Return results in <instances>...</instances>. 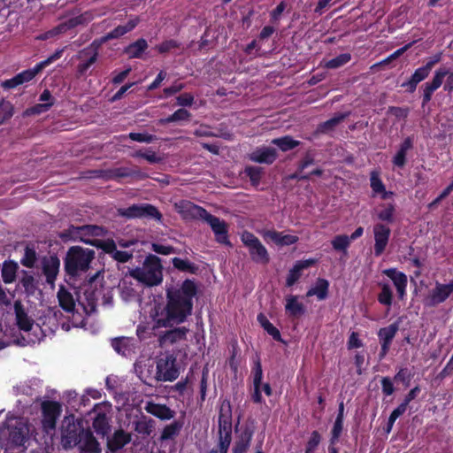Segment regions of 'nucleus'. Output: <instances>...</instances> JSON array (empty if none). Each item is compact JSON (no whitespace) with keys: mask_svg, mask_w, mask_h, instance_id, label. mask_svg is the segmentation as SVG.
<instances>
[{"mask_svg":"<svg viewBox=\"0 0 453 453\" xmlns=\"http://www.w3.org/2000/svg\"><path fill=\"white\" fill-rule=\"evenodd\" d=\"M250 437L247 436V437H242L241 440L236 441L234 446V449H233V453L245 452L250 446Z\"/></svg>","mask_w":453,"mask_h":453,"instance_id":"56","label":"nucleus"},{"mask_svg":"<svg viewBox=\"0 0 453 453\" xmlns=\"http://www.w3.org/2000/svg\"><path fill=\"white\" fill-rule=\"evenodd\" d=\"M51 107V103H41L37 104L35 106L27 109L26 111V114L34 115V114H41L50 110Z\"/></svg>","mask_w":453,"mask_h":453,"instance_id":"53","label":"nucleus"},{"mask_svg":"<svg viewBox=\"0 0 453 453\" xmlns=\"http://www.w3.org/2000/svg\"><path fill=\"white\" fill-rule=\"evenodd\" d=\"M93 427L98 434H102L104 436L109 429L106 416L104 414H98L94 419Z\"/></svg>","mask_w":453,"mask_h":453,"instance_id":"43","label":"nucleus"},{"mask_svg":"<svg viewBox=\"0 0 453 453\" xmlns=\"http://www.w3.org/2000/svg\"><path fill=\"white\" fill-rule=\"evenodd\" d=\"M328 286L327 280L319 279L314 287L307 292V296H316L319 300H324L327 296Z\"/></svg>","mask_w":453,"mask_h":453,"instance_id":"33","label":"nucleus"},{"mask_svg":"<svg viewBox=\"0 0 453 453\" xmlns=\"http://www.w3.org/2000/svg\"><path fill=\"white\" fill-rule=\"evenodd\" d=\"M173 265L175 268L181 271H189L192 268L191 264L188 260H184L179 257L173 259Z\"/></svg>","mask_w":453,"mask_h":453,"instance_id":"57","label":"nucleus"},{"mask_svg":"<svg viewBox=\"0 0 453 453\" xmlns=\"http://www.w3.org/2000/svg\"><path fill=\"white\" fill-rule=\"evenodd\" d=\"M273 144L277 145L282 151H288L299 145V142L290 136H284L272 141Z\"/></svg>","mask_w":453,"mask_h":453,"instance_id":"40","label":"nucleus"},{"mask_svg":"<svg viewBox=\"0 0 453 453\" xmlns=\"http://www.w3.org/2000/svg\"><path fill=\"white\" fill-rule=\"evenodd\" d=\"M130 434L119 430L115 432L112 438L108 441V445L111 450H118L124 447L130 441Z\"/></svg>","mask_w":453,"mask_h":453,"instance_id":"31","label":"nucleus"},{"mask_svg":"<svg viewBox=\"0 0 453 453\" xmlns=\"http://www.w3.org/2000/svg\"><path fill=\"white\" fill-rule=\"evenodd\" d=\"M19 266L13 262H5L2 268V278L5 283H12L16 279V273Z\"/></svg>","mask_w":453,"mask_h":453,"instance_id":"36","label":"nucleus"},{"mask_svg":"<svg viewBox=\"0 0 453 453\" xmlns=\"http://www.w3.org/2000/svg\"><path fill=\"white\" fill-rule=\"evenodd\" d=\"M84 231V229H81V226H70L68 229L65 230L60 234V237L64 241H73V242H81L82 237H81V232Z\"/></svg>","mask_w":453,"mask_h":453,"instance_id":"42","label":"nucleus"},{"mask_svg":"<svg viewBox=\"0 0 453 453\" xmlns=\"http://www.w3.org/2000/svg\"><path fill=\"white\" fill-rule=\"evenodd\" d=\"M122 214L129 218L150 217L159 219L161 217L158 211L154 206L150 204L130 206L129 208L126 209Z\"/></svg>","mask_w":453,"mask_h":453,"instance_id":"17","label":"nucleus"},{"mask_svg":"<svg viewBox=\"0 0 453 453\" xmlns=\"http://www.w3.org/2000/svg\"><path fill=\"white\" fill-rule=\"evenodd\" d=\"M257 320L261 324V326L264 327V329L272 335L275 340L280 339V334L279 330L269 322V320L266 319V317L263 314H259L257 316Z\"/></svg>","mask_w":453,"mask_h":453,"instance_id":"44","label":"nucleus"},{"mask_svg":"<svg viewBox=\"0 0 453 453\" xmlns=\"http://www.w3.org/2000/svg\"><path fill=\"white\" fill-rule=\"evenodd\" d=\"M251 161L260 164H272L277 157L276 150L271 147H259L250 154Z\"/></svg>","mask_w":453,"mask_h":453,"instance_id":"20","label":"nucleus"},{"mask_svg":"<svg viewBox=\"0 0 453 453\" xmlns=\"http://www.w3.org/2000/svg\"><path fill=\"white\" fill-rule=\"evenodd\" d=\"M152 420L142 418L135 422L134 429L138 434L149 435L152 431Z\"/></svg>","mask_w":453,"mask_h":453,"instance_id":"45","label":"nucleus"},{"mask_svg":"<svg viewBox=\"0 0 453 453\" xmlns=\"http://www.w3.org/2000/svg\"><path fill=\"white\" fill-rule=\"evenodd\" d=\"M382 273L393 281L399 298L403 299L406 295L407 276L403 273L393 268L386 269Z\"/></svg>","mask_w":453,"mask_h":453,"instance_id":"18","label":"nucleus"},{"mask_svg":"<svg viewBox=\"0 0 453 453\" xmlns=\"http://www.w3.org/2000/svg\"><path fill=\"white\" fill-rule=\"evenodd\" d=\"M395 212V204L392 203L382 204L377 210L378 219L382 221L392 222Z\"/></svg>","mask_w":453,"mask_h":453,"instance_id":"38","label":"nucleus"},{"mask_svg":"<svg viewBox=\"0 0 453 453\" xmlns=\"http://www.w3.org/2000/svg\"><path fill=\"white\" fill-rule=\"evenodd\" d=\"M261 168L257 166H249L245 169V173L249 176L253 185H257L261 178Z\"/></svg>","mask_w":453,"mask_h":453,"instance_id":"51","label":"nucleus"},{"mask_svg":"<svg viewBox=\"0 0 453 453\" xmlns=\"http://www.w3.org/2000/svg\"><path fill=\"white\" fill-rule=\"evenodd\" d=\"M194 96L189 93H184L177 97V103L180 106H189L193 104Z\"/></svg>","mask_w":453,"mask_h":453,"instance_id":"58","label":"nucleus"},{"mask_svg":"<svg viewBox=\"0 0 453 453\" xmlns=\"http://www.w3.org/2000/svg\"><path fill=\"white\" fill-rule=\"evenodd\" d=\"M371 188L375 194L380 195L383 200L391 199L394 195L391 191H386L385 186L376 172L371 173Z\"/></svg>","mask_w":453,"mask_h":453,"instance_id":"27","label":"nucleus"},{"mask_svg":"<svg viewBox=\"0 0 453 453\" xmlns=\"http://www.w3.org/2000/svg\"><path fill=\"white\" fill-rule=\"evenodd\" d=\"M174 207L185 219L204 220L208 215V212L203 208L186 200L175 203Z\"/></svg>","mask_w":453,"mask_h":453,"instance_id":"13","label":"nucleus"},{"mask_svg":"<svg viewBox=\"0 0 453 453\" xmlns=\"http://www.w3.org/2000/svg\"><path fill=\"white\" fill-rule=\"evenodd\" d=\"M96 57L97 54L94 52L87 61L80 64L78 66L79 72L81 73H84L90 67V65L96 62Z\"/></svg>","mask_w":453,"mask_h":453,"instance_id":"59","label":"nucleus"},{"mask_svg":"<svg viewBox=\"0 0 453 453\" xmlns=\"http://www.w3.org/2000/svg\"><path fill=\"white\" fill-rule=\"evenodd\" d=\"M412 147L411 138H406L400 145L398 151L393 158V163L397 167H403L406 162V154Z\"/></svg>","mask_w":453,"mask_h":453,"instance_id":"28","label":"nucleus"},{"mask_svg":"<svg viewBox=\"0 0 453 453\" xmlns=\"http://www.w3.org/2000/svg\"><path fill=\"white\" fill-rule=\"evenodd\" d=\"M342 419L341 415H338L337 418H336V420L334 422L333 430H332L333 439L334 440H337L338 439V437L340 436V434L342 433Z\"/></svg>","mask_w":453,"mask_h":453,"instance_id":"63","label":"nucleus"},{"mask_svg":"<svg viewBox=\"0 0 453 453\" xmlns=\"http://www.w3.org/2000/svg\"><path fill=\"white\" fill-rule=\"evenodd\" d=\"M152 250L156 253L162 254V255H169L173 252V249L170 246H165L163 244H152Z\"/></svg>","mask_w":453,"mask_h":453,"instance_id":"61","label":"nucleus"},{"mask_svg":"<svg viewBox=\"0 0 453 453\" xmlns=\"http://www.w3.org/2000/svg\"><path fill=\"white\" fill-rule=\"evenodd\" d=\"M147 42L143 39H140L129 45L127 48L126 52L129 55L130 58H139L141 54L147 49Z\"/></svg>","mask_w":453,"mask_h":453,"instance_id":"39","label":"nucleus"},{"mask_svg":"<svg viewBox=\"0 0 453 453\" xmlns=\"http://www.w3.org/2000/svg\"><path fill=\"white\" fill-rule=\"evenodd\" d=\"M14 310L19 327L24 331H30L34 326V320L27 315L19 301L14 303Z\"/></svg>","mask_w":453,"mask_h":453,"instance_id":"24","label":"nucleus"},{"mask_svg":"<svg viewBox=\"0 0 453 453\" xmlns=\"http://www.w3.org/2000/svg\"><path fill=\"white\" fill-rule=\"evenodd\" d=\"M28 436L29 426L24 418L9 417L0 425V444L6 451L24 446Z\"/></svg>","mask_w":453,"mask_h":453,"instance_id":"3","label":"nucleus"},{"mask_svg":"<svg viewBox=\"0 0 453 453\" xmlns=\"http://www.w3.org/2000/svg\"><path fill=\"white\" fill-rule=\"evenodd\" d=\"M373 234H374V254L375 256H380L388 242L390 236V229L388 226L378 223L373 226Z\"/></svg>","mask_w":453,"mask_h":453,"instance_id":"16","label":"nucleus"},{"mask_svg":"<svg viewBox=\"0 0 453 453\" xmlns=\"http://www.w3.org/2000/svg\"><path fill=\"white\" fill-rule=\"evenodd\" d=\"M129 137L133 141L139 142H146V143H150L153 141H155V139H156V137L152 134H142V133H130Z\"/></svg>","mask_w":453,"mask_h":453,"instance_id":"54","label":"nucleus"},{"mask_svg":"<svg viewBox=\"0 0 453 453\" xmlns=\"http://www.w3.org/2000/svg\"><path fill=\"white\" fill-rule=\"evenodd\" d=\"M380 293L378 296V301L387 306H390L393 299V293L390 285L388 282L381 281L379 283Z\"/></svg>","mask_w":453,"mask_h":453,"instance_id":"35","label":"nucleus"},{"mask_svg":"<svg viewBox=\"0 0 453 453\" xmlns=\"http://www.w3.org/2000/svg\"><path fill=\"white\" fill-rule=\"evenodd\" d=\"M316 262V259H306L296 262L288 274L287 285H294L301 277L302 271L313 265Z\"/></svg>","mask_w":453,"mask_h":453,"instance_id":"21","label":"nucleus"},{"mask_svg":"<svg viewBox=\"0 0 453 453\" xmlns=\"http://www.w3.org/2000/svg\"><path fill=\"white\" fill-rule=\"evenodd\" d=\"M344 118V115L339 114L337 116H334V118L330 119L329 120L324 122L320 126V130L322 132H327L331 129H333L336 125H338Z\"/></svg>","mask_w":453,"mask_h":453,"instance_id":"52","label":"nucleus"},{"mask_svg":"<svg viewBox=\"0 0 453 453\" xmlns=\"http://www.w3.org/2000/svg\"><path fill=\"white\" fill-rule=\"evenodd\" d=\"M241 239L243 244L249 249L250 255L253 261L264 265L269 262L267 250L253 234L243 232Z\"/></svg>","mask_w":453,"mask_h":453,"instance_id":"10","label":"nucleus"},{"mask_svg":"<svg viewBox=\"0 0 453 453\" xmlns=\"http://www.w3.org/2000/svg\"><path fill=\"white\" fill-rule=\"evenodd\" d=\"M136 156L143 157L150 163H156V162L159 161V157L157 156V154L150 150H148L145 152L139 151L136 153Z\"/></svg>","mask_w":453,"mask_h":453,"instance_id":"62","label":"nucleus"},{"mask_svg":"<svg viewBox=\"0 0 453 453\" xmlns=\"http://www.w3.org/2000/svg\"><path fill=\"white\" fill-rule=\"evenodd\" d=\"M137 23L138 20L134 19L129 20L126 25L117 27L114 30H112L106 35V39H113L122 36L123 35L134 29Z\"/></svg>","mask_w":453,"mask_h":453,"instance_id":"37","label":"nucleus"},{"mask_svg":"<svg viewBox=\"0 0 453 453\" xmlns=\"http://www.w3.org/2000/svg\"><path fill=\"white\" fill-rule=\"evenodd\" d=\"M285 309L290 316L297 317L304 313V306L298 301L297 296H288L286 297Z\"/></svg>","mask_w":453,"mask_h":453,"instance_id":"29","label":"nucleus"},{"mask_svg":"<svg viewBox=\"0 0 453 453\" xmlns=\"http://www.w3.org/2000/svg\"><path fill=\"white\" fill-rule=\"evenodd\" d=\"M144 409L148 413L164 420L171 419L174 416V411L164 404L148 402Z\"/></svg>","mask_w":453,"mask_h":453,"instance_id":"22","label":"nucleus"},{"mask_svg":"<svg viewBox=\"0 0 453 453\" xmlns=\"http://www.w3.org/2000/svg\"><path fill=\"white\" fill-rule=\"evenodd\" d=\"M451 293H453V280L448 284L436 282L434 288L429 292L425 302L429 306H435L443 303Z\"/></svg>","mask_w":453,"mask_h":453,"instance_id":"14","label":"nucleus"},{"mask_svg":"<svg viewBox=\"0 0 453 453\" xmlns=\"http://www.w3.org/2000/svg\"><path fill=\"white\" fill-rule=\"evenodd\" d=\"M58 299L59 305L66 311L71 312L74 310L75 302L73 295L64 287H60L58 291Z\"/></svg>","mask_w":453,"mask_h":453,"instance_id":"30","label":"nucleus"},{"mask_svg":"<svg viewBox=\"0 0 453 453\" xmlns=\"http://www.w3.org/2000/svg\"><path fill=\"white\" fill-rule=\"evenodd\" d=\"M95 257V252L89 249L72 247L69 249L65 260V268L69 275L76 276L86 272Z\"/></svg>","mask_w":453,"mask_h":453,"instance_id":"6","label":"nucleus"},{"mask_svg":"<svg viewBox=\"0 0 453 453\" xmlns=\"http://www.w3.org/2000/svg\"><path fill=\"white\" fill-rule=\"evenodd\" d=\"M42 411V427L47 434H50L55 430L57 418L61 413V405L57 402H43Z\"/></svg>","mask_w":453,"mask_h":453,"instance_id":"12","label":"nucleus"},{"mask_svg":"<svg viewBox=\"0 0 453 453\" xmlns=\"http://www.w3.org/2000/svg\"><path fill=\"white\" fill-rule=\"evenodd\" d=\"M196 285L190 280L183 281L178 288L166 290V301L155 303L150 311L154 327H171L186 321L192 314L193 298Z\"/></svg>","mask_w":453,"mask_h":453,"instance_id":"1","label":"nucleus"},{"mask_svg":"<svg viewBox=\"0 0 453 453\" xmlns=\"http://www.w3.org/2000/svg\"><path fill=\"white\" fill-rule=\"evenodd\" d=\"M350 60V54L343 53L336 58L327 61L325 65L327 68H338L345 64H347Z\"/></svg>","mask_w":453,"mask_h":453,"instance_id":"48","label":"nucleus"},{"mask_svg":"<svg viewBox=\"0 0 453 453\" xmlns=\"http://www.w3.org/2000/svg\"><path fill=\"white\" fill-rule=\"evenodd\" d=\"M12 116V105L9 102L0 100V125Z\"/></svg>","mask_w":453,"mask_h":453,"instance_id":"50","label":"nucleus"},{"mask_svg":"<svg viewBox=\"0 0 453 453\" xmlns=\"http://www.w3.org/2000/svg\"><path fill=\"white\" fill-rule=\"evenodd\" d=\"M131 275L147 286L160 284L163 280L160 259L154 255L148 256L142 265L133 270Z\"/></svg>","mask_w":453,"mask_h":453,"instance_id":"5","label":"nucleus"},{"mask_svg":"<svg viewBox=\"0 0 453 453\" xmlns=\"http://www.w3.org/2000/svg\"><path fill=\"white\" fill-rule=\"evenodd\" d=\"M429 66H422L418 68L412 74L409 85L412 90H414L420 81L425 80L429 74Z\"/></svg>","mask_w":453,"mask_h":453,"instance_id":"41","label":"nucleus"},{"mask_svg":"<svg viewBox=\"0 0 453 453\" xmlns=\"http://www.w3.org/2000/svg\"><path fill=\"white\" fill-rule=\"evenodd\" d=\"M134 341L130 338L121 337L112 341L113 349L123 356H127L134 348Z\"/></svg>","mask_w":453,"mask_h":453,"instance_id":"32","label":"nucleus"},{"mask_svg":"<svg viewBox=\"0 0 453 453\" xmlns=\"http://www.w3.org/2000/svg\"><path fill=\"white\" fill-rule=\"evenodd\" d=\"M81 229L84 231L81 232V242L85 243L93 244L104 252L110 254L115 260L119 262H127L132 257V254L127 251H120L117 250L116 243L113 240H96L93 241L91 237L98 236L102 234V228L96 226L85 225L81 226Z\"/></svg>","mask_w":453,"mask_h":453,"instance_id":"4","label":"nucleus"},{"mask_svg":"<svg viewBox=\"0 0 453 453\" xmlns=\"http://www.w3.org/2000/svg\"><path fill=\"white\" fill-rule=\"evenodd\" d=\"M59 268V262L57 259H51L50 262L45 266V274L47 281L52 283L58 274Z\"/></svg>","mask_w":453,"mask_h":453,"instance_id":"47","label":"nucleus"},{"mask_svg":"<svg viewBox=\"0 0 453 453\" xmlns=\"http://www.w3.org/2000/svg\"><path fill=\"white\" fill-rule=\"evenodd\" d=\"M188 329L185 326L177 327L173 330L166 332L160 339L163 344L175 343L186 339Z\"/></svg>","mask_w":453,"mask_h":453,"instance_id":"26","label":"nucleus"},{"mask_svg":"<svg viewBox=\"0 0 453 453\" xmlns=\"http://www.w3.org/2000/svg\"><path fill=\"white\" fill-rule=\"evenodd\" d=\"M382 391L386 395H390L394 392V385L391 380L388 377H385L381 380Z\"/></svg>","mask_w":453,"mask_h":453,"instance_id":"60","label":"nucleus"},{"mask_svg":"<svg viewBox=\"0 0 453 453\" xmlns=\"http://www.w3.org/2000/svg\"><path fill=\"white\" fill-rule=\"evenodd\" d=\"M184 88V85L182 83L175 82L169 88H166L164 89L165 96H170L172 95H174L178 92H180Z\"/></svg>","mask_w":453,"mask_h":453,"instance_id":"64","label":"nucleus"},{"mask_svg":"<svg viewBox=\"0 0 453 453\" xmlns=\"http://www.w3.org/2000/svg\"><path fill=\"white\" fill-rule=\"evenodd\" d=\"M64 50H58L54 54L50 56L47 59L38 63L34 68L27 69L18 73L16 76L10 80H6L3 82V87L6 88H13L25 82H28L33 80L36 74L41 73L44 68L49 66L54 61L59 59L62 57Z\"/></svg>","mask_w":453,"mask_h":453,"instance_id":"8","label":"nucleus"},{"mask_svg":"<svg viewBox=\"0 0 453 453\" xmlns=\"http://www.w3.org/2000/svg\"><path fill=\"white\" fill-rule=\"evenodd\" d=\"M181 428V424L179 422H173L166 426L161 434L162 440H168L175 437Z\"/></svg>","mask_w":453,"mask_h":453,"instance_id":"46","label":"nucleus"},{"mask_svg":"<svg viewBox=\"0 0 453 453\" xmlns=\"http://www.w3.org/2000/svg\"><path fill=\"white\" fill-rule=\"evenodd\" d=\"M398 326L396 325H390L387 327L381 328L379 332V337L381 343V356L384 357L388 351L389 345L395 337Z\"/></svg>","mask_w":453,"mask_h":453,"instance_id":"23","label":"nucleus"},{"mask_svg":"<svg viewBox=\"0 0 453 453\" xmlns=\"http://www.w3.org/2000/svg\"><path fill=\"white\" fill-rule=\"evenodd\" d=\"M350 244V239L347 235H337L332 241V245L336 250H345Z\"/></svg>","mask_w":453,"mask_h":453,"instance_id":"49","label":"nucleus"},{"mask_svg":"<svg viewBox=\"0 0 453 453\" xmlns=\"http://www.w3.org/2000/svg\"><path fill=\"white\" fill-rule=\"evenodd\" d=\"M446 76L444 90L449 92L453 90V72L449 73L446 67H440L434 72L432 81L425 84L423 104H427L431 100L434 92L442 85Z\"/></svg>","mask_w":453,"mask_h":453,"instance_id":"9","label":"nucleus"},{"mask_svg":"<svg viewBox=\"0 0 453 453\" xmlns=\"http://www.w3.org/2000/svg\"><path fill=\"white\" fill-rule=\"evenodd\" d=\"M179 376L175 358L171 354L161 355L157 361L156 378L157 380L173 381Z\"/></svg>","mask_w":453,"mask_h":453,"instance_id":"11","label":"nucleus"},{"mask_svg":"<svg viewBox=\"0 0 453 453\" xmlns=\"http://www.w3.org/2000/svg\"><path fill=\"white\" fill-rule=\"evenodd\" d=\"M263 372L259 360H257L253 368V388L252 400L255 403H263L262 395H260V386L262 382Z\"/></svg>","mask_w":453,"mask_h":453,"instance_id":"25","label":"nucleus"},{"mask_svg":"<svg viewBox=\"0 0 453 453\" xmlns=\"http://www.w3.org/2000/svg\"><path fill=\"white\" fill-rule=\"evenodd\" d=\"M79 23L78 19H70L66 23H62L59 26L56 27L55 28L46 32L45 34L39 36V39L41 40H46L49 38H51L55 35H58L59 34L65 33L67 29L73 27Z\"/></svg>","mask_w":453,"mask_h":453,"instance_id":"34","label":"nucleus"},{"mask_svg":"<svg viewBox=\"0 0 453 453\" xmlns=\"http://www.w3.org/2000/svg\"><path fill=\"white\" fill-rule=\"evenodd\" d=\"M203 221L210 225L219 242H227V226L224 221L210 213Z\"/></svg>","mask_w":453,"mask_h":453,"instance_id":"19","label":"nucleus"},{"mask_svg":"<svg viewBox=\"0 0 453 453\" xmlns=\"http://www.w3.org/2000/svg\"><path fill=\"white\" fill-rule=\"evenodd\" d=\"M320 441V435L318 432L314 431L307 443L305 453H314L317 446Z\"/></svg>","mask_w":453,"mask_h":453,"instance_id":"55","label":"nucleus"},{"mask_svg":"<svg viewBox=\"0 0 453 453\" xmlns=\"http://www.w3.org/2000/svg\"><path fill=\"white\" fill-rule=\"evenodd\" d=\"M259 234L265 242H273L279 246H288L298 241V237L296 235L287 234L285 232H277L271 229H263L259 231Z\"/></svg>","mask_w":453,"mask_h":453,"instance_id":"15","label":"nucleus"},{"mask_svg":"<svg viewBox=\"0 0 453 453\" xmlns=\"http://www.w3.org/2000/svg\"><path fill=\"white\" fill-rule=\"evenodd\" d=\"M61 440L65 448L78 445L81 453H101V447L89 430L83 429L81 423L73 416L65 417L62 421Z\"/></svg>","mask_w":453,"mask_h":453,"instance_id":"2","label":"nucleus"},{"mask_svg":"<svg viewBox=\"0 0 453 453\" xmlns=\"http://www.w3.org/2000/svg\"><path fill=\"white\" fill-rule=\"evenodd\" d=\"M231 404L229 401H223L220 404L219 415V441L216 448L211 449L209 453H227L231 443Z\"/></svg>","mask_w":453,"mask_h":453,"instance_id":"7","label":"nucleus"}]
</instances>
